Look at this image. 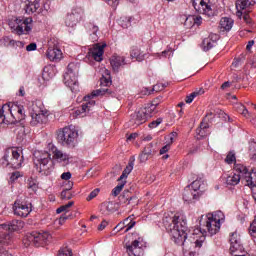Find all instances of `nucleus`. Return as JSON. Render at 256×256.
<instances>
[{
    "mask_svg": "<svg viewBox=\"0 0 256 256\" xmlns=\"http://www.w3.org/2000/svg\"><path fill=\"white\" fill-rule=\"evenodd\" d=\"M162 222L166 231L170 233L172 241L183 247L184 256H195L197 250L203 247L206 235H217V232L220 231L221 223H225V214L218 210L206 216H201L198 230L201 232V236L195 241L187 239V217L182 212L167 213L164 215Z\"/></svg>",
    "mask_w": 256,
    "mask_h": 256,
    "instance_id": "obj_1",
    "label": "nucleus"
},
{
    "mask_svg": "<svg viewBox=\"0 0 256 256\" xmlns=\"http://www.w3.org/2000/svg\"><path fill=\"white\" fill-rule=\"evenodd\" d=\"M25 107L9 102L0 106V124L15 125L25 119Z\"/></svg>",
    "mask_w": 256,
    "mask_h": 256,
    "instance_id": "obj_2",
    "label": "nucleus"
},
{
    "mask_svg": "<svg viewBox=\"0 0 256 256\" xmlns=\"http://www.w3.org/2000/svg\"><path fill=\"white\" fill-rule=\"evenodd\" d=\"M23 229V221L13 220L7 224H0V245H9L11 242V233Z\"/></svg>",
    "mask_w": 256,
    "mask_h": 256,
    "instance_id": "obj_3",
    "label": "nucleus"
},
{
    "mask_svg": "<svg viewBox=\"0 0 256 256\" xmlns=\"http://www.w3.org/2000/svg\"><path fill=\"white\" fill-rule=\"evenodd\" d=\"M9 26L12 29V33H16V35H29L33 29V18H16L9 23Z\"/></svg>",
    "mask_w": 256,
    "mask_h": 256,
    "instance_id": "obj_4",
    "label": "nucleus"
},
{
    "mask_svg": "<svg viewBox=\"0 0 256 256\" xmlns=\"http://www.w3.org/2000/svg\"><path fill=\"white\" fill-rule=\"evenodd\" d=\"M77 137H79L77 130L69 127L60 129L57 135L58 141L63 145V147H68V149H73L75 147L77 144Z\"/></svg>",
    "mask_w": 256,
    "mask_h": 256,
    "instance_id": "obj_5",
    "label": "nucleus"
},
{
    "mask_svg": "<svg viewBox=\"0 0 256 256\" xmlns=\"http://www.w3.org/2000/svg\"><path fill=\"white\" fill-rule=\"evenodd\" d=\"M79 75V66L75 63L68 64L67 72L64 74V85L69 87L72 93H78L79 82L77 76Z\"/></svg>",
    "mask_w": 256,
    "mask_h": 256,
    "instance_id": "obj_6",
    "label": "nucleus"
},
{
    "mask_svg": "<svg viewBox=\"0 0 256 256\" xmlns=\"http://www.w3.org/2000/svg\"><path fill=\"white\" fill-rule=\"evenodd\" d=\"M49 239H51V235L48 232H32L25 236L23 243L26 247H29V245L41 247V245H46Z\"/></svg>",
    "mask_w": 256,
    "mask_h": 256,
    "instance_id": "obj_7",
    "label": "nucleus"
},
{
    "mask_svg": "<svg viewBox=\"0 0 256 256\" xmlns=\"http://www.w3.org/2000/svg\"><path fill=\"white\" fill-rule=\"evenodd\" d=\"M35 164L39 169V173L44 175H49L53 171V161L51 160V154L48 152L37 155Z\"/></svg>",
    "mask_w": 256,
    "mask_h": 256,
    "instance_id": "obj_8",
    "label": "nucleus"
},
{
    "mask_svg": "<svg viewBox=\"0 0 256 256\" xmlns=\"http://www.w3.org/2000/svg\"><path fill=\"white\" fill-rule=\"evenodd\" d=\"M6 165H10L13 169H20L23 165V156L16 148L8 149L3 157Z\"/></svg>",
    "mask_w": 256,
    "mask_h": 256,
    "instance_id": "obj_9",
    "label": "nucleus"
},
{
    "mask_svg": "<svg viewBox=\"0 0 256 256\" xmlns=\"http://www.w3.org/2000/svg\"><path fill=\"white\" fill-rule=\"evenodd\" d=\"M85 19V11L83 8L78 7L72 9L71 13H68L65 19L66 27H70V29H75L78 23H81Z\"/></svg>",
    "mask_w": 256,
    "mask_h": 256,
    "instance_id": "obj_10",
    "label": "nucleus"
},
{
    "mask_svg": "<svg viewBox=\"0 0 256 256\" xmlns=\"http://www.w3.org/2000/svg\"><path fill=\"white\" fill-rule=\"evenodd\" d=\"M48 150L52 154V159L54 161L61 163L64 167L69 165V162L71 161V156L69 154L54 146L53 143L48 144Z\"/></svg>",
    "mask_w": 256,
    "mask_h": 256,
    "instance_id": "obj_11",
    "label": "nucleus"
},
{
    "mask_svg": "<svg viewBox=\"0 0 256 256\" xmlns=\"http://www.w3.org/2000/svg\"><path fill=\"white\" fill-rule=\"evenodd\" d=\"M192 5L200 15L213 17V8H211V0H192Z\"/></svg>",
    "mask_w": 256,
    "mask_h": 256,
    "instance_id": "obj_12",
    "label": "nucleus"
},
{
    "mask_svg": "<svg viewBox=\"0 0 256 256\" xmlns=\"http://www.w3.org/2000/svg\"><path fill=\"white\" fill-rule=\"evenodd\" d=\"M126 253L128 256H143V242H141V238L134 240L131 244H126Z\"/></svg>",
    "mask_w": 256,
    "mask_h": 256,
    "instance_id": "obj_13",
    "label": "nucleus"
},
{
    "mask_svg": "<svg viewBox=\"0 0 256 256\" xmlns=\"http://www.w3.org/2000/svg\"><path fill=\"white\" fill-rule=\"evenodd\" d=\"M14 215L18 217H27L31 213V204L16 201L14 203Z\"/></svg>",
    "mask_w": 256,
    "mask_h": 256,
    "instance_id": "obj_14",
    "label": "nucleus"
},
{
    "mask_svg": "<svg viewBox=\"0 0 256 256\" xmlns=\"http://www.w3.org/2000/svg\"><path fill=\"white\" fill-rule=\"evenodd\" d=\"M255 5V0H237L236 1V15L241 19L243 17V12L244 11H249L251 7Z\"/></svg>",
    "mask_w": 256,
    "mask_h": 256,
    "instance_id": "obj_15",
    "label": "nucleus"
},
{
    "mask_svg": "<svg viewBox=\"0 0 256 256\" xmlns=\"http://www.w3.org/2000/svg\"><path fill=\"white\" fill-rule=\"evenodd\" d=\"M200 197L201 193L199 191L192 190L191 186L185 188L183 193V200L186 203H196V201H199Z\"/></svg>",
    "mask_w": 256,
    "mask_h": 256,
    "instance_id": "obj_16",
    "label": "nucleus"
},
{
    "mask_svg": "<svg viewBox=\"0 0 256 256\" xmlns=\"http://www.w3.org/2000/svg\"><path fill=\"white\" fill-rule=\"evenodd\" d=\"M105 47H107L106 44L94 45V47L92 49H90V51H89L90 57H92V59H94V61H98V62L103 61V53H105V50H104Z\"/></svg>",
    "mask_w": 256,
    "mask_h": 256,
    "instance_id": "obj_17",
    "label": "nucleus"
},
{
    "mask_svg": "<svg viewBox=\"0 0 256 256\" xmlns=\"http://www.w3.org/2000/svg\"><path fill=\"white\" fill-rule=\"evenodd\" d=\"M46 57L49 61L57 62L63 59V52L57 46H49L46 51Z\"/></svg>",
    "mask_w": 256,
    "mask_h": 256,
    "instance_id": "obj_18",
    "label": "nucleus"
},
{
    "mask_svg": "<svg viewBox=\"0 0 256 256\" xmlns=\"http://www.w3.org/2000/svg\"><path fill=\"white\" fill-rule=\"evenodd\" d=\"M25 12L28 15L33 13H41V0H26L25 1Z\"/></svg>",
    "mask_w": 256,
    "mask_h": 256,
    "instance_id": "obj_19",
    "label": "nucleus"
},
{
    "mask_svg": "<svg viewBox=\"0 0 256 256\" xmlns=\"http://www.w3.org/2000/svg\"><path fill=\"white\" fill-rule=\"evenodd\" d=\"M110 65L114 73H119V70L125 65V57L113 55L110 58Z\"/></svg>",
    "mask_w": 256,
    "mask_h": 256,
    "instance_id": "obj_20",
    "label": "nucleus"
},
{
    "mask_svg": "<svg viewBox=\"0 0 256 256\" xmlns=\"http://www.w3.org/2000/svg\"><path fill=\"white\" fill-rule=\"evenodd\" d=\"M146 121L147 116H145V112H143L141 108L131 115L130 123H133V125H143V123H145Z\"/></svg>",
    "mask_w": 256,
    "mask_h": 256,
    "instance_id": "obj_21",
    "label": "nucleus"
},
{
    "mask_svg": "<svg viewBox=\"0 0 256 256\" xmlns=\"http://www.w3.org/2000/svg\"><path fill=\"white\" fill-rule=\"evenodd\" d=\"M239 249H241V238H239L237 232H233L230 234V251L235 253V251H239Z\"/></svg>",
    "mask_w": 256,
    "mask_h": 256,
    "instance_id": "obj_22",
    "label": "nucleus"
},
{
    "mask_svg": "<svg viewBox=\"0 0 256 256\" xmlns=\"http://www.w3.org/2000/svg\"><path fill=\"white\" fill-rule=\"evenodd\" d=\"M95 106V101L91 100L85 104H83L80 108H77L74 111L75 117H83L87 111H91V107Z\"/></svg>",
    "mask_w": 256,
    "mask_h": 256,
    "instance_id": "obj_23",
    "label": "nucleus"
},
{
    "mask_svg": "<svg viewBox=\"0 0 256 256\" xmlns=\"http://www.w3.org/2000/svg\"><path fill=\"white\" fill-rule=\"evenodd\" d=\"M233 19L224 17L220 20V31H231L233 29Z\"/></svg>",
    "mask_w": 256,
    "mask_h": 256,
    "instance_id": "obj_24",
    "label": "nucleus"
},
{
    "mask_svg": "<svg viewBox=\"0 0 256 256\" xmlns=\"http://www.w3.org/2000/svg\"><path fill=\"white\" fill-rule=\"evenodd\" d=\"M30 117H31L30 125L35 127V125H39V124L43 123V120L45 119V114L31 112Z\"/></svg>",
    "mask_w": 256,
    "mask_h": 256,
    "instance_id": "obj_25",
    "label": "nucleus"
},
{
    "mask_svg": "<svg viewBox=\"0 0 256 256\" xmlns=\"http://www.w3.org/2000/svg\"><path fill=\"white\" fill-rule=\"evenodd\" d=\"M103 95H111V90L108 88H100L98 90H94L91 95L85 97V101H87V99H91L93 97H101Z\"/></svg>",
    "mask_w": 256,
    "mask_h": 256,
    "instance_id": "obj_26",
    "label": "nucleus"
},
{
    "mask_svg": "<svg viewBox=\"0 0 256 256\" xmlns=\"http://www.w3.org/2000/svg\"><path fill=\"white\" fill-rule=\"evenodd\" d=\"M101 211L104 215H109L111 213H115V203L113 202H106L102 204L101 206Z\"/></svg>",
    "mask_w": 256,
    "mask_h": 256,
    "instance_id": "obj_27",
    "label": "nucleus"
},
{
    "mask_svg": "<svg viewBox=\"0 0 256 256\" xmlns=\"http://www.w3.org/2000/svg\"><path fill=\"white\" fill-rule=\"evenodd\" d=\"M153 155V149L151 146H147L144 148L143 152L140 154L139 159L141 163H145L149 160V157Z\"/></svg>",
    "mask_w": 256,
    "mask_h": 256,
    "instance_id": "obj_28",
    "label": "nucleus"
},
{
    "mask_svg": "<svg viewBox=\"0 0 256 256\" xmlns=\"http://www.w3.org/2000/svg\"><path fill=\"white\" fill-rule=\"evenodd\" d=\"M203 187H205V180H203V177H199L191 183L190 189L192 191H199Z\"/></svg>",
    "mask_w": 256,
    "mask_h": 256,
    "instance_id": "obj_29",
    "label": "nucleus"
},
{
    "mask_svg": "<svg viewBox=\"0 0 256 256\" xmlns=\"http://www.w3.org/2000/svg\"><path fill=\"white\" fill-rule=\"evenodd\" d=\"M140 109H142L145 117L147 119H149V118L153 117V113H155V109H157V105H155V104H148L146 107L140 108Z\"/></svg>",
    "mask_w": 256,
    "mask_h": 256,
    "instance_id": "obj_30",
    "label": "nucleus"
},
{
    "mask_svg": "<svg viewBox=\"0 0 256 256\" xmlns=\"http://www.w3.org/2000/svg\"><path fill=\"white\" fill-rule=\"evenodd\" d=\"M130 57H132V59H136V61L145 60V54H143V52H141V50H139L138 48L132 49V51L130 52Z\"/></svg>",
    "mask_w": 256,
    "mask_h": 256,
    "instance_id": "obj_31",
    "label": "nucleus"
},
{
    "mask_svg": "<svg viewBox=\"0 0 256 256\" xmlns=\"http://www.w3.org/2000/svg\"><path fill=\"white\" fill-rule=\"evenodd\" d=\"M106 76H102L100 79V85L102 87H109L112 83L111 81V74L109 73V70H105Z\"/></svg>",
    "mask_w": 256,
    "mask_h": 256,
    "instance_id": "obj_32",
    "label": "nucleus"
},
{
    "mask_svg": "<svg viewBox=\"0 0 256 256\" xmlns=\"http://www.w3.org/2000/svg\"><path fill=\"white\" fill-rule=\"evenodd\" d=\"M122 223H124V227H126L124 233H127L129 231H131V228L136 225L137 222L133 221V216H129L128 218L124 219V221H122Z\"/></svg>",
    "mask_w": 256,
    "mask_h": 256,
    "instance_id": "obj_33",
    "label": "nucleus"
},
{
    "mask_svg": "<svg viewBox=\"0 0 256 256\" xmlns=\"http://www.w3.org/2000/svg\"><path fill=\"white\" fill-rule=\"evenodd\" d=\"M88 29L90 31V36L92 41H97V33L99 32V26H96L94 24H89Z\"/></svg>",
    "mask_w": 256,
    "mask_h": 256,
    "instance_id": "obj_34",
    "label": "nucleus"
},
{
    "mask_svg": "<svg viewBox=\"0 0 256 256\" xmlns=\"http://www.w3.org/2000/svg\"><path fill=\"white\" fill-rule=\"evenodd\" d=\"M133 171V162H130L124 169L122 175L119 177L118 181H125L129 173Z\"/></svg>",
    "mask_w": 256,
    "mask_h": 256,
    "instance_id": "obj_35",
    "label": "nucleus"
},
{
    "mask_svg": "<svg viewBox=\"0 0 256 256\" xmlns=\"http://www.w3.org/2000/svg\"><path fill=\"white\" fill-rule=\"evenodd\" d=\"M214 45H216V42H215V40H212L211 38H205L203 40L204 51H209V49H213Z\"/></svg>",
    "mask_w": 256,
    "mask_h": 256,
    "instance_id": "obj_36",
    "label": "nucleus"
},
{
    "mask_svg": "<svg viewBox=\"0 0 256 256\" xmlns=\"http://www.w3.org/2000/svg\"><path fill=\"white\" fill-rule=\"evenodd\" d=\"M120 184H118L113 190H112V195L114 197H117V195H119V193H121V191H123V188L125 187V183H127V181L125 180H120Z\"/></svg>",
    "mask_w": 256,
    "mask_h": 256,
    "instance_id": "obj_37",
    "label": "nucleus"
},
{
    "mask_svg": "<svg viewBox=\"0 0 256 256\" xmlns=\"http://www.w3.org/2000/svg\"><path fill=\"white\" fill-rule=\"evenodd\" d=\"M236 161L237 158L235 157V152L230 151L225 158V163H227L228 165H233L234 163L235 165V163H237Z\"/></svg>",
    "mask_w": 256,
    "mask_h": 256,
    "instance_id": "obj_38",
    "label": "nucleus"
},
{
    "mask_svg": "<svg viewBox=\"0 0 256 256\" xmlns=\"http://www.w3.org/2000/svg\"><path fill=\"white\" fill-rule=\"evenodd\" d=\"M249 156L251 161L256 163V142H252L249 148Z\"/></svg>",
    "mask_w": 256,
    "mask_h": 256,
    "instance_id": "obj_39",
    "label": "nucleus"
},
{
    "mask_svg": "<svg viewBox=\"0 0 256 256\" xmlns=\"http://www.w3.org/2000/svg\"><path fill=\"white\" fill-rule=\"evenodd\" d=\"M119 25H121L123 29H127L128 27H131V18H127V17L120 18Z\"/></svg>",
    "mask_w": 256,
    "mask_h": 256,
    "instance_id": "obj_40",
    "label": "nucleus"
},
{
    "mask_svg": "<svg viewBox=\"0 0 256 256\" xmlns=\"http://www.w3.org/2000/svg\"><path fill=\"white\" fill-rule=\"evenodd\" d=\"M74 205V202L73 201H70L68 202L67 204L65 205H62L60 206L57 210H56V213H63L64 211H68L70 209V207H73Z\"/></svg>",
    "mask_w": 256,
    "mask_h": 256,
    "instance_id": "obj_41",
    "label": "nucleus"
},
{
    "mask_svg": "<svg viewBox=\"0 0 256 256\" xmlns=\"http://www.w3.org/2000/svg\"><path fill=\"white\" fill-rule=\"evenodd\" d=\"M0 43L3 45V47H9V45H14L15 41L6 36L0 40Z\"/></svg>",
    "mask_w": 256,
    "mask_h": 256,
    "instance_id": "obj_42",
    "label": "nucleus"
},
{
    "mask_svg": "<svg viewBox=\"0 0 256 256\" xmlns=\"http://www.w3.org/2000/svg\"><path fill=\"white\" fill-rule=\"evenodd\" d=\"M42 75H43V77L52 78L55 75V73L53 72V67H51V66L45 67Z\"/></svg>",
    "mask_w": 256,
    "mask_h": 256,
    "instance_id": "obj_43",
    "label": "nucleus"
},
{
    "mask_svg": "<svg viewBox=\"0 0 256 256\" xmlns=\"http://www.w3.org/2000/svg\"><path fill=\"white\" fill-rule=\"evenodd\" d=\"M58 256H73V252H71V249L67 247L61 248L59 250Z\"/></svg>",
    "mask_w": 256,
    "mask_h": 256,
    "instance_id": "obj_44",
    "label": "nucleus"
},
{
    "mask_svg": "<svg viewBox=\"0 0 256 256\" xmlns=\"http://www.w3.org/2000/svg\"><path fill=\"white\" fill-rule=\"evenodd\" d=\"M28 188L32 189V191H35L38 188L37 180H35V178L28 179Z\"/></svg>",
    "mask_w": 256,
    "mask_h": 256,
    "instance_id": "obj_45",
    "label": "nucleus"
},
{
    "mask_svg": "<svg viewBox=\"0 0 256 256\" xmlns=\"http://www.w3.org/2000/svg\"><path fill=\"white\" fill-rule=\"evenodd\" d=\"M208 125L205 123H201L200 124V129H197V133L198 135H200V137H205V129H208Z\"/></svg>",
    "mask_w": 256,
    "mask_h": 256,
    "instance_id": "obj_46",
    "label": "nucleus"
},
{
    "mask_svg": "<svg viewBox=\"0 0 256 256\" xmlns=\"http://www.w3.org/2000/svg\"><path fill=\"white\" fill-rule=\"evenodd\" d=\"M60 197L61 199L69 200L72 199L73 195H71V192H69V190L65 189L61 192Z\"/></svg>",
    "mask_w": 256,
    "mask_h": 256,
    "instance_id": "obj_47",
    "label": "nucleus"
},
{
    "mask_svg": "<svg viewBox=\"0 0 256 256\" xmlns=\"http://www.w3.org/2000/svg\"><path fill=\"white\" fill-rule=\"evenodd\" d=\"M99 188L94 189L86 198L87 201H92V199H95V197H97L99 195Z\"/></svg>",
    "mask_w": 256,
    "mask_h": 256,
    "instance_id": "obj_48",
    "label": "nucleus"
},
{
    "mask_svg": "<svg viewBox=\"0 0 256 256\" xmlns=\"http://www.w3.org/2000/svg\"><path fill=\"white\" fill-rule=\"evenodd\" d=\"M250 235L252 237H256V215H255L254 221L250 225Z\"/></svg>",
    "mask_w": 256,
    "mask_h": 256,
    "instance_id": "obj_49",
    "label": "nucleus"
},
{
    "mask_svg": "<svg viewBox=\"0 0 256 256\" xmlns=\"http://www.w3.org/2000/svg\"><path fill=\"white\" fill-rule=\"evenodd\" d=\"M161 123H163V119L158 118L157 120L152 121V122L149 124V127H150V129H155V127H159V125H161Z\"/></svg>",
    "mask_w": 256,
    "mask_h": 256,
    "instance_id": "obj_50",
    "label": "nucleus"
},
{
    "mask_svg": "<svg viewBox=\"0 0 256 256\" xmlns=\"http://www.w3.org/2000/svg\"><path fill=\"white\" fill-rule=\"evenodd\" d=\"M124 203H127L128 205H137V197L135 196L127 197Z\"/></svg>",
    "mask_w": 256,
    "mask_h": 256,
    "instance_id": "obj_51",
    "label": "nucleus"
},
{
    "mask_svg": "<svg viewBox=\"0 0 256 256\" xmlns=\"http://www.w3.org/2000/svg\"><path fill=\"white\" fill-rule=\"evenodd\" d=\"M177 132H172L168 135V145H172V143H175V139H177Z\"/></svg>",
    "mask_w": 256,
    "mask_h": 256,
    "instance_id": "obj_52",
    "label": "nucleus"
},
{
    "mask_svg": "<svg viewBox=\"0 0 256 256\" xmlns=\"http://www.w3.org/2000/svg\"><path fill=\"white\" fill-rule=\"evenodd\" d=\"M199 95V92H193L189 96L186 97V103H193V99Z\"/></svg>",
    "mask_w": 256,
    "mask_h": 256,
    "instance_id": "obj_53",
    "label": "nucleus"
},
{
    "mask_svg": "<svg viewBox=\"0 0 256 256\" xmlns=\"http://www.w3.org/2000/svg\"><path fill=\"white\" fill-rule=\"evenodd\" d=\"M249 10H244L243 11V14H242V17L245 21V23H251V17L249 16Z\"/></svg>",
    "mask_w": 256,
    "mask_h": 256,
    "instance_id": "obj_54",
    "label": "nucleus"
},
{
    "mask_svg": "<svg viewBox=\"0 0 256 256\" xmlns=\"http://www.w3.org/2000/svg\"><path fill=\"white\" fill-rule=\"evenodd\" d=\"M169 149H171V144L168 143L160 149V155H165Z\"/></svg>",
    "mask_w": 256,
    "mask_h": 256,
    "instance_id": "obj_55",
    "label": "nucleus"
},
{
    "mask_svg": "<svg viewBox=\"0 0 256 256\" xmlns=\"http://www.w3.org/2000/svg\"><path fill=\"white\" fill-rule=\"evenodd\" d=\"M21 177V172H13L10 176L11 181H17Z\"/></svg>",
    "mask_w": 256,
    "mask_h": 256,
    "instance_id": "obj_56",
    "label": "nucleus"
},
{
    "mask_svg": "<svg viewBox=\"0 0 256 256\" xmlns=\"http://www.w3.org/2000/svg\"><path fill=\"white\" fill-rule=\"evenodd\" d=\"M61 179H63L64 181H69V179H71V172L62 173Z\"/></svg>",
    "mask_w": 256,
    "mask_h": 256,
    "instance_id": "obj_57",
    "label": "nucleus"
},
{
    "mask_svg": "<svg viewBox=\"0 0 256 256\" xmlns=\"http://www.w3.org/2000/svg\"><path fill=\"white\" fill-rule=\"evenodd\" d=\"M37 50V44L31 43L28 46H26V51H36Z\"/></svg>",
    "mask_w": 256,
    "mask_h": 256,
    "instance_id": "obj_58",
    "label": "nucleus"
},
{
    "mask_svg": "<svg viewBox=\"0 0 256 256\" xmlns=\"http://www.w3.org/2000/svg\"><path fill=\"white\" fill-rule=\"evenodd\" d=\"M107 225H109V223L105 220H103L101 222V224L98 226V231H103V229H105V227H107Z\"/></svg>",
    "mask_w": 256,
    "mask_h": 256,
    "instance_id": "obj_59",
    "label": "nucleus"
},
{
    "mask_svg": "<svg viewBox=\"0 0 256 256\" xmlns=\"http://www.w3.org/2000/svg\"><path fill=\"white\" fill-rule=\"evenodd\" d=\"M115 229H118V231H123V229H127L124 222H120L117 224V226L115 227Z\"/></svg>",
    "mask_w": 256,
    "mask_h": 256,
    "instance_id": "obj_60",
    "label": "nucleus"
},
{
    "mask_svg": "<svg viewBox=\"0 0 256 256\" xmlns=\"http://www.w3.org/2000/svg\"><path fill=\"white\" fill-rule=\"evenodd\" d=\"M138 134L137 133H132L127 137V141H135L137 139Z\"/></svg>",
    "mask_w": 256,
    "mask_h": 256,
    "instance_id": "obj_61",
    "label": "nucleus"
},
{
    "mask_svg": "<svg viewBox=\"0 0 256 256\" xmlns=\"http://www.w3.org/2000/svg\"><path fill=\"white\" fill-rule=\"evenodd\" d=\"M68 219L67 215H62L59 220H58V223L59 225H63V223H65V220Z\"/></svg>",
    "mask_w": 256,
    "mask_h": 256,
    "instance_id": "obj_62",
    "label": "nucleus"
},
{
    "mask_svg": "<svg viewBox=\"0 0 256 256\" xmlns=\"http://www.w3.org/2000/svg\"><path fill=\"white\" fill-rule=\"evenodd\" d=\"M236 109H237L238 113L242 114L243 110H245L246 108H245V105L239 104Z\"/></svg>",
    "mask_w": 256,
    "mask_h": 256,
    "instance_id": "obj_63",
    "label": "nucleus"
},
{
    "mask_svg": "<svg viewBox=\"0 0 256 256\" xmlns=\"http://www.w3.org/2000/svg\"><path fill=\"white\" fill-rule=\"evenodd\" d=\"M239 63H241V58H236L232 63V67H239Z\"/></svg>",
    "mask_w": 256,
    "mask_h": 256,
    "instance_id": "obj_64",
    "label": "nucleus"
}]
</instances>
